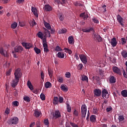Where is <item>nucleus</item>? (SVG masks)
Listing matches in <instances>:
<instances>
[{
	"label": "nucleus",
	"mask_w": 127,
	"mask_h": 127,
	"mask_svg": "<svg viewBox=\"0 0 127 127\" xmlns=\"http://www.w3.org/2000/svg\"><path fill=\"white\" fill-rule=\"evenodd\" d=\"M15 78L12 80V83L11 84V86L12 88H15L17 86L19 79L21 78V72L20 71V68H17L14 73Z\"/></svg>",
	"instance_id": "obj_1"
},
{
	"label": "nucleus",
	"mask_w": 127,
	"mask_h": 127,
	"mask_svg": "<svg viewBox=\"0 0 127 127\" xmlns=\"http://www.w3.org/2000/svg\"><path fill=\"white\" fill-rule=\"evenodd\" d=\"M82 31L83 32L86 33L91 32V31H92L93 33L92 37L95 40H96L97 41H98V42H102V41H103V39L101 38V36L95 33V30H94V28L93 27L82 29Z\"/></svg>",
	"instance_id": "obj_2"
},
{
	"label": "nucleus",
	"mask_w": 127,
	"mask_h": 127,
	"mask_svg": "<svg viewBox=\"0 0 127 127\" xmlns=\"http://www.w3.org/2000/svg\"><path fill=\"white\" fill-rule=\"evenodd\" d=\"M18 118L16 117H14L13 118L8 119L7 123L8 125H11V126H14L18 124Z\"/></svg>",
	"instance_id": "obj_3"
},
{
	"label": "nucleus",
	"mask_w": 127,
	"mask_h": 127,
	"mask_svg": "<svg viewBox=\"0 0 127 127\" xmlns=\"http://www.w3.org/2000/svg\"><path fill=\"white\" fill-rule=\"evenodd\" d=\"M81 113L82 118H85L87 114V106L84 104L81 106Z\"/></svg>",
	"instance_id": "obj_4"
},
{
	"label": "nucleus",
	"mask_w": 127,
	"mask_h": 127,
	"mask_svg": "<svg viewBox=\"0 0 127 127\" xmlns=\"http://www.w3.org/2000/svg\"><path fill=\"white\" fill-rule=\"evenodd\" d=\"M22 50H23V48L21 46H18L17 47H15L14 48V51H12V53H18L22 52Z\"/></svg>",
	"instance_id": "obj_5"
},
{
	"label": "nucleus",
	"mask_w": 127,
	"mask_h": 127,
	"mask_svg": "<svg viewBox=\"0 0 127 127\" xmlns=\"http://www.w3.org/2000/svg\"><path fill=\"white\" fill-rule=\"evenodd\" d=\"M22 45L23 47H25L26 49H30V48H32V47H33V45L29 43L22 42Z\"/></svg>",
	"instance_id": "obj_6"
},
{
	"label": "nucleus",
	"mask_w": 127,
	"mask_h": 127,
	"mask_svg": "<svg viewBox=\"0 0 127 127\" xmlns=\"http://www.w3.org/2000/svg\"><path fill=\"white\" fill-rule=\"evenodd\" d=\"M79 58L83 64H87L88 60L87 59V57H86V56L84 55H79Z\"/></svg>",
	"instance_id": "obj_7"
},
{
	"label": "nucleus",
	"mask_w": 127,
	"mask_h": 127,
	"mask_svg": "<svg viewBox=\"0 0 127 127\" xmlns=\"http://www.w3.org/2000/svg\"><path fill=\"white\" fill-rule=\"evenodd\" d=\"M112 70L114 73L118 74V75H122V72H121V69L119 68V67L117 66H113Z\"/></svg>",
	"instance_id": "obj_8"
},
{
	"label": "nucleus",
	"mask_w": 127,
	"mask_h": 127,
	"mask_svg": "<svg viewBox=\"0 0 127 127\" xmlns=\"http://www.w3.org/2000/svg\"><path fill=\"white\" fill-rule=\"evenodd\" d=\"M0 54L2 56H4V57H7V51H5V50L3 49L2 47L0 48Z\"/></svg>",
	"instance_id": "obj_9"
},
{
	"label": "nucleus",
	"mask_w": 127,
	"mask_h": 127,
	"mask_svg": "<svg viewBox=\"0 0 127 127\" xmlns=\"http://www.w3.org/2000/svg\"><path fill=\"white\" fill-rule=\"evenodd\" d=\"M53 118L54 119H59V118H61V113H60V111L59 110L55 111Z\"/></svg>",
	"instance_id": "obj_10"
},
{
	"label": "nucleus",
	"mask_w": 127,
	"mask_h": 127,
	"mask_svg": "<svg viewBox=\"0 0 127 127\" xmlns=\"http://www.w3.org/2000/svg\"><path fill=\"white\" fill-rule=\"evenodd\" d=\"M42 115V113H41V111L38 110H35L34 111V116L36 118H39Z\"/></svg>",
	"instance_id": "obj_11"
},
{
	"label": "nucleus",
	"mask_w": 127,
	"mask_h": 127,
	"mask_svg": "<svg viewBox=\"0 0 127 127\" xmlns=\"http://www.w3.org/2000/svg\"><path fill=\"white\" fill-rule=\"evenodd\" d=\"M111 44L113 47H116L117 46V45L118 44V42H117V39L116 38L114 37L111 41Z\"/></svg>",
	"instance_id": "obj_12"
},
{
	"label": "nucleus",
	"mask_w": 127,
	"mask_h": 127,
	"mask_svg": "<svg viewBox=\"0 0 127 127\" xmlns=\"http://www.w3.org/2000/svg\"><path fill=\"white\" fill-rule=\"evenodd\" d=\"M43 8L46 11H51L52 10V7L49 4H45Z\"/></svg>",
	"instance_id": "obj_13"
},
{
	"label": "nucleus",
	"mask_w": 127,
	"mask_h": 127,
	"mask_svg": "<svg viewBox=\"0 0 127 127\" xmlns=\"http://www.w3.org/2000/svg\"><path fill=\"white\" fill-rule=\"evenodd\" d=\"M94 95L97 97H100L101 96V94H102V90L100 89H96L94 91Z\"/></svg>",
	"instance_id": "obj_14"
},
{
	"label": "nucleus",
	"mask_w": 127,
	"mask_h": 127,
	"mask_svg": "<svg viewBox=\"0 0 127 127\" xmlns=\"http://www.w3.org/2000/svg\"><path fill=\"white\" fill-rule=\"evenodd\" d=\"M117 18L118 21L120 23V24H121L122 26H124V23H123V17H122V16H121L120 15H118Z\"/></svg>",
	"instance_id": "obj_15"
},
{
	"label": "nucleus",
	"mask_w": 127,
	"mask_h": 127,
	"mask_svg": "<svg viewBox=\"0 0 127 127\" xmlns=\"http://www.w3.org/2000/svg\"><path fill=\"white\" fill-rule=\"evenodd\" d=\"M32 12L36 17H38V13H37V9L36 7H32Z\"/></svg>",
	"instance_id": "obj_16"
},
{
	"label": "nucleus",
	"mask_w": 127,
	"mask_h": 127,
	"mask_svg": "<svg viewBox=\"0 0 127 127\" xmlns=\"http://www.w3.org/2000/svg\"><path fill=\"white\" fill-rule=\"evenodd\" d=\"M90 121L91 123H96L97 116L96 115H91L90 117Z\"/></svg>",
	"instance_id": "obj_17"
},
{
	"label": "nucleus",
	"mask_w": 127,
	"mask_h": 127,
	"mask_svg": "<svg viewBox=\"0 0 127 127\" xmlns=\"http://www.w3.org/2000/svg\"><path fill=\"white\" fill-rule=\"evenodd\" d=\"M108 93L107 90L106 89H103L102 90V98H104V100H106L107 99V95H108Z\"/></svg>",
	"instance_id": "obj_18"
},
{
	"label": "nucleus",
	"mask_w": 127,
	"mask_h": 127,
	"mask_svg": "<svg viewBox=\"0 0 127 127\" xmlns=\"http://www.w3.org/2000/svg\"><path fill=\"white\" fill-rule=\"evenodd\" d=\"M57 56L59 58H60L61 59H63V58L65 57V55L64 54V53L62 52H59L57 54Z\"/></svg>",
	"instance_id": "obj_19"
},
{
	"label": "nucleus",
	"mask_w": 127,
	"mask_h": 127,
	"mask_svg": "<svg viewBox=\"0 0 127 127\" xmlns=\"http://www.w3.org/2000/svg\"><path fill=\"white\" fill-rule=\"evenodd\" d=\"M27 86L29 89L31 90V91H32L33 90V85H32V84L31 83V81H30V80H28Z\"/></svg>",
	"instance_id": "obj_20"
},
{
	"label": "nucleus",
	"mask_w": 127,
	"mask_h": 127,
	"mask_svg": "<svg viewBox=\"0 0 127 127\" xmlns=\"http://www.w3.org/2000/svg\"><path fill=\"white\" fill-rule=\"evenodd\" d=\"M110 82L111 83V84H115V83L117 82V79L116 77H115V76H112L110 77Z\"/></svg>",
	"instance_id": "obj_21"
},
{
	"label": "nucleus",
	"mask_w": 127,
	"mask_h": 127,
	"mask_svg": "<svg viewBox=\"0 0 127 127\" xmlns=\"http://www.w3.org/2000/svg\"><path fill=\"white\" fill-rule=\"evenodd\" d=\"M59 34H64V33H66L67 32V29L64 28V29H60L58 30Z\"/></svg>",
	"instance_id": "obj_22"
},
{
	"label": "nucleus",
	"mask_w": 127,
	"mask_h": 127,
	"mask_svg": "<svg viewBox=\"0 0 127 127\" xmlns=\"http://www.w3.org/2000/svg\"><path fill=\"white\" fill-rule=\"evenodd\" d=\"M61 89L62 91H64V92H67L68 91V88H67V86L64 85L62 84L61 86Z\"/></svg>",
	"instance_id": "obj_23"
},
{
	"label": "nucleus",
	"mask_w": 127,
	"mask_h": 127,
	"mask_svg": "<svg viewBox=\"0 0 127 127\" xmlns=\"http://www.w3.org/2000/svg\"><path fill=\"white\" fill-rule=\"evenodd\" d=\"M125 65L126 66V70H123V76L124 78H126V79H127V61L126 62Z\"/></svg>",
	"instance_id": "obj_24"
},
{
	"label": "nucleus",
	"mask_w": 127,
	"mask_h": 127,
	"mask_svg": "<svg viewBox=\"0 0 127 127\" xmlns=\"http://www.w3.org/2000/svg\"><path fill=\"white\" fill-rule=\"evenodd\" d=\"M45 87L47 89H48V88H51V87H52V84L50 83V82L47 81L45 84Z\"/></svg>",
	"instance_id": "obj_25"
},
{
	"label": "nucleus",
	"mask_w": 127,
	"mask_h": 127,
	"mask_svg": "<svg viewBox=\"0 0 127 127\" xmlns=\"http://www.w3.org/2000/svg\"><path fill=\"white\" fill-rule=\"evenodd\" d=\"M44 25L45 26L46 28H47V29H48L49 30H50V29H51V25H50V24L46 22H44Z\"/></svg>",
	"instance_id": "obj_26"
},
{
	"label": "nucleus",
	"mask_w": 127,
	"mask_h": 127,
	"mask_svg": "<svg viewBox=\"0 0 127 127\" xmlns=\"http://www.w3.org/2000/svg\"><path fill=\"white\" fill-rule=\"evenodd\" d=\"M121 95L124 98H127V90H124L121 92Z\"/></svg>",
	"instance_id": "obj_27"
},
{
	"label": "nucleus",
	"mask_w": 127,
	"mask_h": 127,
	"mask_svg": "<svg viewBox=\"0 0 127 127\" xmlns=\"http://www.w3.org/2000/svg\"><path fill=\"white\" fill-rule=\"evenodd\" d=\"M54 104L55 105H57L59 103V98L58 97H54Z\"/></svg>",
	"instance_id": "obj_28"
},
{
	"label": "nucleus",
	"mask_w": 127,
	"mask_h": 127,
	"mask_svg": "<svg viewBox=\"0 0 127 127\" xmlns=\"http://www.w3.org/2000/svg\"><path fill=\"white\" fill-rule=\"evenodd\" d=\"M68 43L69 44H72V43H73V41H74V38H73V36L68 37Z\"/></svg>",
	"instance_id": "obj_29"
},
{
	"label": "nucleus",
	"mask_w": 127,
	"mask_h": 127,
	"mask_svg": "<svg viewBox=\"0 0 127 127\" xmlns=\"http://www.w3.org/2000/svg\"><path fill=\"white\" fill-rule=\"evenodd\" d=\"M37 36L39 38H40L41 39H43V33L41 32V31L38 32L37 33Z\"/></svg>",
	"instance_id": "obj_30"
},
{
	"label": "nucleus",
	"mask_w": 127,
	"mask_h": 127,
	"mask_svg": "<svg viewBox=\"0 0 127 127\" xmlns=\"http://www.w3.org/2000/svg\"><path fill=\"white\" fill-rule=\"evenodd\" d=\"M34 50L35 52L36 53V54H39L41 53V50L38 49L37 47H35L34 48Z\"/></svg>",
	"instance_id": "obj_31"
},
{
	"label": "nucleus",
	"mask_w": 127,
	"mask_h": 127,
	"mask_svg": "<svg viewBox=\"0 0 127 127\" xmlns=\"http://www.w3.org/2000/svg\"><path fill=\"white\" fill-rule=\"evenodd\" d=\"M121 55L124 57V58H127V51H126L125 50L122 51V52L121 53Z\"/></svg>",
	"instance_id": "obj_32"
},
{
	"label": "nucleus",
	"mask_w": 127,
	"mask_h": 127,
	"mask_svg": "<svg viewBox=\"0 0 127 127\" xmlns=\"http://www.w3.org/2000/svg\"><path fill=\"white\" fill-rule=\"evenodd\" d=\"M64 50H65V52H66V53H68L69 55H71V54H72V51H71V50H69L67 48H64Z\"/></svg>",
	"instance_id": "obj_33"
},
{
	"label": "nucleus",
	"mask_w": 127,
	"mask_h": 127,
	"mask_svg": "<svg viewBox=\"0 0 127 127\" xmlns=\"http://www.w3.org/2000/svg\"><path fill=\"white\" fill-rule=\"evenodd\" d=\"M11 27L13 29H15V28H16V27H17V23L16 22H14L12 24H11Z\"/></svg>",
	"instance_id": "obj_34"
},
{
	"label": "nucleus",
	"mask_w": 127,
	"mask_h": 127,
	"mask_svg": "<svg viewBox=\"0 0 127 127\" xmlns=\"http://www.w3.org/2000/svg\"><path fill=\"white\" fill-rule=\"evenodd\" d=\"M55 51H58L59 52L60 51H63V50L61 49V48L59 46H57L55 48Z\"/></svg>",
	"instance_id": "obj_35"
},
{
	"label": "nucleus",
	"mask_w": 127,
	"mask_h": 127,
	"mask_svg": "<svg viewBox=\"0 0 127 127\" xmlns=\"http://www.w3.org/2000/svg\"><path fill=\"white\" fill-rule=\"evenodd\" d=\"M59 18L61 21H63L64 20V14L60 13Z\"/></svg>",
	"instance_id": "obj_36"
},
{
	"label": "nucleus",
	"mask_w": 127,
	"mask_h": 127,
	"mask_svg": "<svg viewBox=\"0 0 127 127\" xmlns=\"http://www.w3.org/2000/svg\"><path fill=\"white\" fill-rule=\"evenodd\" d=\"M127 43V39L126 38H121V44L122 45H125Z\"/></svg>",
	"instance_id": "obj_37"
},
{
	"label": "nucleus",
	"mask_w": 127,
	"mask_h": 127,
	"mask_svg": "<svg viewBox=\"0 0 127 127\" xmlns=\"http://www.w3.org/2000/svg\"><path fill=\"white\" fill-rule=\"evenodd\" d=\"M118 119L119 122H123V121L125 120V117L122 115H120L119 116Z\"/></svg>",
	"instance_id": "obj_38"
},
{
	"label": "nucleus",
	"mask_w": 127,
	"mask_h": 127,
	"mask_svg": "<svg viewBox=\"0 0 127 127\" xmlns=\"http://www.w3.org/2000/svg\"><path fill=\"white\" fill-rule=\"evenodd\" d=\"M48 74L50 77V78H52L53 76V71L49 69L48 70Z\"/></svg>",
	"instance_id": "obj_39"
},
{
	"label": "nucleus",
	"mask_w": 127,
	"mask_h": 127,
	"mask_svg": "<svg viewBox=\"0 0 127 127\" xmlns=\"http://www.w3.org/2000/svg\"><path fill=\"white\" fill-rule=\"evenodd\" d=\"M66 109L68 113L71 112V106H70V105H69L68 103L66 104Z\"/></svg>",
	"instance_id": "obj_40"
},
{
	"label": "nucleus",
	"mask_w": 127,
	"mask_h": 127,
	"mask_svg": "<svg viewBox=\"0 0 127 127\" xmlns=\"http://www.w3.org/2000/svg\"><path fill=\"white\" fill-rule=\"evenodd\" d=\"M24 101H25V102H28V103H29L30 102V98L28 96H26L23 97Z\"/></svg>",
	"instance_id": "obj_41"
},
{
	"label": "nucleus",
	"mask_w": 127,
	"mask_h": 127,
	"mask_svg": "<svg viewBox=\"0 0 127 127\" xmlns=\"http://www.w3.org/2000/svg\"><path fill=\"white\" fill-rule=\"evenodd\" d=\"M73 114L74 117H78L79 116V112H78L76 109L74 110Z\"/></svg>",
	"instance_id": "obj_42"
},
{
	"label": "nucleus",
	"mask_w": 127,
	"mask_h": 127,
	"mask_svg": "<svg viewBox=\"0 0 127 127\" xmlns=\"http://www.w3.org/2000/svg\"><path fill=\"white\" fill-rule=\"evenodd\" d=\"M40 98L42 101H45V95L43 93L41 94Z\"/></svg>",
	"instance_id": "obj_43"
},
{
	"label": "nucleus",
	"mask_w": 127,
	"mask_h": 127,
	"mask_svg": "<svg viewBox=\"0 0 127 127\" xmlns=\"http://www.w3.org/2000/svg\"><path fill=\"white\" fill-rule=\"evenodd\" d=\"M11 71H12L11 68L8 69L6 72V76H10V74H11Z\"/></svg>",
	"instance_id": "obj_44"
},
{
	"label": "nucleus",
	"mask_w": 127,
	"mask_h": 127,
	"mask_svg": "<svg viewBox=\"0 0 127 127\" xmlns=\"http://www.w3.org/2000/svg\"><path fill=\"white\" fill-rule=\"evenodd\" d=\"M58 81L59 83H63V77L62 76H59L58 78Z\"/></svg>",
	"instance_id": "obj_45"
},
{
	"label": "nucleus",
	"mask_w": 127,
	"mask_h": 127,
	"mask_svg": "<svg viewBox=\"0 0 127 127\" xmlns=\"http://www.w3.org/2000/svg\"><path fill=\"white\" fill-rule=\"evenodd\" d=\"M44 124L45 126H48L49 125V121L48 119H46L44 121Z\"/></svg>",
	"instance_id": "obj_46"
},
{
	"label": "nucleus",
	"mask_w": 127,
	"mask_h": 127,
	"mask_svg": "<svg viewBox=\"0 0 127 127\" xmlns=\"http://www.w3.org/2000/svg\"><path fill=\"white\" fill-rule=\"evenodd\" d=\"M62 1H61V4L62 5H63L64 6H65V4L66 3L67 0H61Z\"/></svg>",
	"instance_id": "obj_47"
},
{
	"label": "nucleus",
	"mask_w": 127,
	"mask_h": 127,
	"mask_svg": "<svg viewBox=\"0 0 127 127\" xmlns=\"http://www.w3.org/2000/svg\"><path fill=\"white\" fill-rule=\"evenodd\" d=\"M63 101H64V98H63L61 96H60L59 97V103H60V104H62V103H63Z\"/></svg>",
	"instance_id": "obj_48"
},
{
	"label": "nucleus",
	"mask_w": 127,
	"mask_h": 127,
	"mask_svg": "<svg viewBox=\"0 0 127 127\" xmlns=\"http://www.w3.org/2000/svg\"><path fill=\"white\" fill-rule=\"evenodd\" d=\"M45 30L46 31V32H47L48 35V37L50 38L51 37V35H50V31H49V30H48L47 29H45ZM47 34H46V35H47Z\"/></svg>",
	"instance_id": "obj_49"
},
{
	"label": "nucleus",
	"mask_w": 127,
	"mask_h": 127,
	"mask_svg": "<svg viewBox=\"0 0 127 127\" xmlns=\"http://www.w3.org/2000/svg\"><path fill=\"white\" fill-rule=\"evenodd\" d=\"M92 21L94 23H99V20L96 18H92Z\"/></svg>",
	"instance_id": "obj_50"
},
{
	"label": "nucleus",
	"mask_w": 127,
	"mask_h": 127,
	"mask_svg": "<svg viewBox=\"0 0 127 127\" xmlns=\"http://www.w3.org/2000/svg\"><path fill=\"white\" fill-rule=\"evenodd\" d=\"M65 77L66 78H70V77H71V73H70L69 72H66Z\"/></svg>",
	"instance_id": "obj_51"
},
{
	"label": "nucleus",
	"mask_w": 127,
	"mask_h": 127,
	"mask_svg": "<svg viewBox=\"0 0 127 127\" xmlns=\"http://www.w3.org/2000/svg\"><path fill=\"white\" fill-rule=\"evenodd\" d=\"M82 81H87V82H88V79L87 76H82Z\"/></svg>",
	"instance_id": "obj_52"
},
{
	"label": "nucleus",
	"mask_w": 127,
	"mask_h": 127,
	"mask_svg": "<svg viewBox=\"0 0 127 127\" xmlns=\"http://www.w3.org/2000/svg\"><path fill=\"white\" fill-rule=\"evenodd\" d=\"M111 111H113V108H112L111 107H108L106 109V111L107 112V113H109Z\"/></svg>",
	"instance_id": "obj_53"
},
{
	"label": "nucleus",
	"mask_w": 127,
	"mask_h": 127,
	"mask_svg": "<svg viewBox=\"0 0 127 127\" xmlns=\"http://www.w3.org/2000/svg\"><path fill=\"white\" fill-rule=\"evenodd\" d=\"M83 68V64H80L78 66V70H82V68Z\"/></svg>",
	"instance_id": "obj_54"
},
{
	"label": "nucleus",
	"mask_w": 127,
	"mask_h": 127,
	"mask_svg": "<svg viewBox=\"0 0 127 127\" xmlns=\"http://www.w3.org/2000/svg\"><path fill=\"white\" fill-rule=\"evenodd\" d=\"M13 105L15 107H18V105H19V103H18L17 101H15L13 102Z\"/></svg>",
	"instance_id": "obj_55"
},
{
	"label": "nucleus",
	"mask_w": 127,
	"mask_h": 127,
	"mask_svg": "<svg viewBox=\"0 0 127 127\" xmlns=\"http://www.w3.org/2000/svg\"><path fill=\"white\" fill-rule=\"evenodd\" d=\"M44 51L45 53H48V52H49V49H48V47L44 48Z\"/></svg>",
	"instance_id": "obj_56"
},
{
	"label": "nucleus",
	"mask_w": 127,
	"mask_h": 127,
	"mask_svg": "<svg viewBox=\"0 0 127 127\" xmlns=\"http://www.w3.org/2000/svg\"><path fill=\"white\" fill-rule=\"evenodd\" d=\"M80 17H83L85 19V18H86L85 13H82L81 14H80Z\"/></svg>",
	"instance_id": "obj_57"
},
{
	"label": "nucleus",
	"mask_w": 127,
	"mask_h": 127,
	"mask_svg": "<svg viewBox=\"0 0 127 127\" xmlns=\"http://www.w3.org/2000/svg\"><path fill=\"white\" fill-rule=\"evenodd\" d=\"M93 114L98 115V110L97 109H93Z\"/></svg>",
	"instance_id": "obj_58"
},
{
	"label": "nucleus",
	"mask_w": 127,
	"mask_h": 127,
	"mask_svg": "<svg viewBox=\"0 0 127 127\" xmlns=\"http://www.w3.org/2000/svg\"><path fill=\"white\" fill-rule=\"evenodd\" d=\"M41 77L42 80L44 79V73L42 71L41 72Z\"/></svg>",
	"instance_id": "obj_59"
},
{
	"label": "nucleus",
	"mask_w": 127,
	"mask_h": 127,
	"mask_svg": "<svg viewBox=\"0 0 127 127\" xmlns=\"http://www.w3.org/2000/svg\"><path fill=\"white\" fill-rule=\"evenodd\" d=\"M43 46L44 48H46L48 47V45H47V43H44V44H43Z\"/></svg>",
	"instance_id": "obj_60"
},
{
	"label": "nucleus",
	"mask_w": 127,
	"mask_h": 127,
	"mask_svg": "<svg viewBox=\"0 0 127 127\" xmlns=\"http://www.w3.org/2000/svg\"><path fill=\"white\" fill-rule=\"evenodd\" d=\"M42 43L43 44L44 43H47V41L46 40V38H43V39H42Z\"/></svg>",
	"instance_id": "obj_61"
},
{
	"label": "nucleus",
	"mask_w": 127,
	"mask_h": 127,
	"mask_svg": "<svg viewBox=\"0 0 127 127\" xmlns=\"http://www.w3.org/2000/svg\"><path fill=\"white\" fill-rule=\"evenodd\" d=\"M17 2H18V3H22V2H24V0H17Z\"/></svg>",
	"instance_id": "obj_62"
},
{
	"label": "nucleus",
	"mask_w": 127,
	"mask_h": 127,
	"mask_svg": "<svg viewBox=\"0 0 127 127\" xmlns=\"http://www.w3.org/2000/svg\"><path fill=\"white\" fill-rule=\"evenodd\" d=\"M5 113L7 115H8V114H9V109H6L5 111Z\"/></svg>",
	"instance_id": "obj_63"
},
{
	"label": "nucleus",
	"mask_w": 127,
	"mask_h": 127,
	"mask_svg": "<svg viewBox=\"0 0 127 127\" xmlns=\"http://www.w3.org/2000/svg\"><path fill=\"white\" fill-rule=\"evenodd\" d=\"M34 126H35V123L33 122L31 123V124L30 125V127H34Z\"/></svg>",
	"instance_id": "obj_64"
}]
</instances>
